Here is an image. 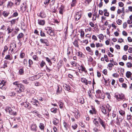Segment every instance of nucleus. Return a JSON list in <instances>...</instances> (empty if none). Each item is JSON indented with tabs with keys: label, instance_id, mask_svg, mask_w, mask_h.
<instances>
[{
	"label": "nucleus",
	"instance_id": "nucleus-43",
	"mask_svg": "<svg viewBox=\"0 0 132 132\" xmlns=\"http://www.w3.org/2000/svg\"><path fill=\"white\" fill-rule=\"evenodd\" d=\"M86 50L89 52H93V51L89 47L87 46L86 48Z\"/></svg>",
	"mask_w": 132,
	"mask_h": 132
},
{
	"label": "nucleus",
	"instance_id": "nucleus-5",
	"mask_svg": "<svg viewBox=\"0 0 132 132\" xmlns=\"http://www.w3.org/2000/svg\"><path fill=\"white\" fill-rule=\"evenodd\" d=\"M81 17V13L79 12H77L75 16V18L76 21L78 20Z\"/></svg>",
	"mask_w": 132,
	"mask_h": 132
},
{
	"label": "nucleus",
	"instance_id": "nucleus-28",
	"mask_svg": "<svg viewBox=\"0 0 132 132\" xmlns=\"http://www.w3.org/2000/svg\"><path fill=\"white\" fill-rule=\"evenodd\" d=\"M4 49L2 54V56H3L4 55L5 51L8 50V48L6 46H5L4 47Z\"/></svg>",
	"mask_w": 132,
	"mask_h": 132
},
{
	"label": "nucleus",
	"instance_id": "nucleus-25",
	"mask_svg": "<svg viewBox=\"0 0 132 132\" xmlns=\"http://www.w3.org/2000/svg\"><path fill=\"white\" fill-rule=\"evenodd\" d=\"M9 14V12H7L6 11H4L2 13L3 15L5 17H7Z\"/></svg>",
	"mask_w": 132,
	"mask_h": 132
},
{
	"label": "nucleus",
	"instance_id": "nucleus-18",
	"mask_svg": "<svg viewBox=\"0 0 132 132\" xmlns=\"http://www.w3.org/2000/svg\"><path fill=\"white\" fill-rule=\"evenodd\" d=\"M105 108L108 112H110L111 111L112 107L110 106L109 104H107L106 105Z\"/></svg>",
	"mask_w": 132,
	"mask_h": 132
},
{
	"label": "nucleus",
	"instance_id": "nucleus-20",
	"mask_svg": "<svg viewBox=\"0 0 132 132\" xmlns=\"http://www.w3.org/2000/svg\"><path fill=\"white\" fill-rule=\"evenodd\" d=\"M77 100L78 102L81 104H83L84 103V99L83 97L80 98Z\"/></svg>",
	"mask_w": 132,
	"mask_h": 132
},
{
	"label": "nucleus",
	"instance_id": "nucleus-24",
	"mask_svg": "<svg viewBox=\"0 0 132 132\" xmlns=\"http://www.w3.org/2000/svg\"><path fill=\"white\" fill-rule=\"evenodd\" d=\"M9 114L11 115H13L14 116H15L17 114V112H14L13 111L12 109H11V110L10 111V112H9Z\"/></svg>",
	"mask_w": 132,
	"mask_h": 132
},
{
	"label": "nucleus",
	"instance_id": "nucleus-7",
	"mask_svg": "<svg viewBox=\"0 0 132 132\" xmlns=\"http://www.w3.org/2000/svg\"><path fill=\"white\" fill-rule=\"evenodd\" d=\"M31 130L34 131H36L37 130V127L36 124L33 123L30 126Z\"/></svg>",
	"mask_w": 132,
	"mask_h": 132
},
{
	"label": "nucleus",
	"instance_id": "nucleus-30",
	"mask_svg": "<svg viewBox=\"0 0 132 132\" xmlns=\"http://www.w3.org/2000/svg\"><path fill=\"white\" fill-rule=\"evenodd\" d=\"M116 116V111H113V112L111 116V119H113L114 118H115Z\"/></svg>",
	"mask_w": 132,
	"mask_h": 132
},
{
	"label": "nucleus",
	"instance_id": "nucleus-53",
	"mask_svg": "<svg viewBox=\"0 0 132 132\" xmlns=\"http://www.w3.org/2000/svg\"><path fill=\"white\" fill-rule=\"evenodd\" d=\"M99 38L101 40H102L104 38V36L102 34H100L99 35Z\"/></svg>",
	"mask_w": 132,
	"mask_h": 132
},
{
	"label": "nucleus",
	"instance_id": "nucleus-19",
	"mask_svg": "<svg viewBox=\"0 0 132 132\" xmlns=\"http://www.w3.org/2000/svg\"><path fill=\"white\" fill-rule=\"evenodd\" d=\"M23 36V34L21 32L17 36L18 40L20 41V39L22 38Z\"/></svg>",
	"mask_w": 132,
	"mask_h": 132
},
{
	"label": "nucleus",
	"instance_id": "nucleus-34",
	"mask_svg": "<svg viewBox=\"0 0 132 132\" xmlns=\"http://www.w3.org/2000/svg\"><path fill=\"white\" fill-rule=\"evenodd\" d=\"M57 89L56 90V94H58L61 93V90L60 89V88L59 86H57Z\"/></svg>",
	"mask_w": 132,
	"mask_h": 132
},
{
	"label": "nucleus",
	"instance_id": "nucleus-42",
	"mask_svg": "<svg viewBox=\"0 0 132 132\" xmlns=\"http://www.w3.org/2000/svg\"><path fill=\"white\" fill-rule=\"evenodd\" d=\"M11 109L9 107H7L5 109V111L7 112H10L11 110Z\"/></svg>",
	"mask_w": 132,
	"mask_h": 132
},
{
	"label": "nucleus",
	"instance_id": "nucleus-3",
	"mask_svg": "<svg viewBox=\"0 0 132 132\" xmlns=\"http://www.w3.org/2000/svg\"><path fill=\"white\" fill-rule=\"evenodd\" d=\"M114 97L118 101L119 100H123L125 98V96L122 93L118 94V95L115 94Z\"/></svg>",
	"mask_w": 132,
	"mask_h": 132
},
{
	"label": "nucleus",
	"instance_id": "nucleus-45",
	"mask_svg": "<svg viewBox=\"0 0 132 132\" xmlns=\"http://www.w3.org/2000/svg\"><path fill=\"white\" fill-rule=\"evenodd\" d=\"M126 65L129 68L132 67V64L131 62H128L126 63Z\"/></svg>",
	"mask_w": 132,
	"mask_h": 132
},
{
	"label": "nucleus",
	"instance_id": "nucleus-48",
	"mask_svg": "<svg viewBox=\"0 0 132 132\" xmlns=\"http://www.w3.org/2000/svg\"><path fill=\"white\" fill-rule=\"evenodd\" d=\"M23 63L24 64V65L25 66H27V59H24V60L23 61Z\"/></svg>",
	"mask_w": 132,
	"mask_h": 132
},
{
	"label": "nucleus",
	"instance_id": "nucleus-26",
	"mask_svg": "<svg viewBox=\"0 0 132 132\" xmlns=\"http://www.w3.org/2000/svg\"><path fill=\"white\" fill-rule=\"evenodd\" d=\"M81 81L85 83V85H87V80L86 78H81Z\"/></svg>",
	"mask_w": 132,
	"mask_h": 132
},
{
	"label": "nucleus",
	"instance_id": "nucleus-49",
	"mask_svg": "<svg viewBox=\"0 0 132 132\" xmlns=\"http://www.w3.org/2000/svg\"><path fill=\"white\" fill-rule=\"evenodd\" d=\"M25 54L23 52H21L20 54V57L21 58H23L25 56Z\"/></svg>",
	"mask_w": 132,
	"mask_h": 132
},
{
	"label": "nucleus",
	"instance_id": "nucleus-1",
	"mask_svg": "<svg viewBox=\"0 0 132 132\" xmlns=\"http://www.w3.org/2000/svg\"><path fill=\"white\" fill-rule=\"evenodd\" d=\"M25 89L24 86L21 84H19L18 85L16 88V92L17 94L23 92Z\"/></svg>",
	"mask_w": 132,
	"mask_h": 132
},
{
	"label": "nucleus",
	"instance_id": "nucleus-64",
	"mask_svg": "<svg viewBox=\"0 0 132 132\" xmlns=\"http://www.w3.org/2000/svg\"><path fill=\"white\" fill-rule=\"evenodd\" d=\"M112 76L114 77L117 78L119 76V75L117 73H113L112 75Z\"/></svg>",
	"mask_w": 132,
	"mask_h": 132
},
{
	"label": "nucleus",
	"instance_id": "nucleus-51",
	"mask_svg": "<svg viewBox=\"0 0 132 132\" xmlns=\"http://www.w3.org/2000/svg\"><path fill=\"white\" fill-rule=\"evenodd\" d=\"M19 72L20 74L22 75L24 73L23 69V68H21L19 70Z\"/></svg>",
	"mask_w": 132,
	"mask_h": 132
},
{
	"label": "nucleus",
	"instance_id": "nucleus-60",
	"mask_svg": "<svg viewBox=\"0 0 132 132\" xmlns=\"http://www.w3.org/2000/svg\"><path fill=\"white\" fill-rule=\"evenodd\" d=\"M118 4L119 6L121 7H122L124 5L123 3L121 2H119V3Z\"/></svg>",
	"mask_w": 132,
	"mask_h": 132
},
{
	"label": "nucleus",
	"instance_id": "nucleus-41",
	"mask_svg": "<svg viewBox=\"0 0 132 132\" xmlns=\"http://www.w3.org/2000/svg\"><path fill=\"white\" fill-rule=\"evenodd\" d=\"M16 47V45L15 43H11V46L10 47V49L12 47L13 48H15Z\"/></svg>",
	"mask_w": 132,
	"mask_h": 132
},
{
	"label": "nucleus",
	"instance_id": "nucleus-44",
	"mask_svg": "<svg viewBox=\"0 0 132 132\" xmlns=\"http://www.w3.org/2000/svg\"><path fill=\"white\" fill-rule=\"evenodd\" d=\"M13 30V29H11L10 27H9L7 29V30L8 31V34H9L11 33Z\"/></svg>",
	"mask_w": 132,
	"mask_h": 132
},
{
	"label": "nucleus",
	"instance_id": "nucleus-8",
	"mask_svg": "<svg viewBox=\"0 0 132 132\" xmlns=\"http://www.w3.org/2000/svg\"><path fill=\"white\" fill-rule=\"evenodd\" d=\"M101 92L100 90H98L96 91L97 95L98 98L103 99L104 98V96L103 95L102 96H101Z\"/></svg>",
	"mask_w": 132,
	"mask_h": 132
},
{
	"label": "nucleus",
	"instance_id": "nucleus-16",
	"mask_svg": "<svg viewBox=\"0 0 132 132\" xmlns=\"http://www.w3.org/2000/svg\"><path fill=\"white\" fill-rule=\"evenodd\" d=\"M63 125L64 128L67 130L70 127L69 125L67 124L64 121L63 122Z\"/></svg>",
	"mask_w": 132,
	"mask_h": 132
},
{
	"label": "nucleus",
	"instance_id": "nucleus-36",
	"mask_svg": "<svg viewBox=\"0 0 132 132\" xmlns=\"http://www.w3.org/2000/svg\"><path fill=\"white\" fill-rule=\"evenodd\" d=\"M45 58L46 61L48 63H50L49 65L51 66L52 64V62L51 61V60L49 59V58H48V57H45Z\"/></svg>",
	"mask_w": 132,
	"mask_h": 132
},
{
	"label": "nucleus",
	"instance_id": "nucleus-17",
	"mask_svg": "<svg viewBox=\"0 0 132 132\" xmlns=\"http://www.w3.org/2000/svg\"><path fill=\"white\" fill-rule=\"evenodd\" d=\"M31 102L32 104L35 105L36 106H38V104L36 103H38V102L37 100L35 99L33 100Z\"/></svg>",
	"mask_w": 132,
	"mask_h": 132
},
{
	"label": "nucleus",
	"instance_id": "nucleus-40",
	"mask_svg": "<svg viewBox=\"0 0 132 132\" xmlns=\"http://www.w3.org/2000/svg\"><path fill=\"white\" fill-rule=\"evenodd\" d=\"M80 67H81V69L82 71H84L85 73L87 72V71L85 70V68L83 67L82 65H81Z\"/></svg>",
	"mask_w": 132,
	"mask_h": 132
},
{
	"label": "nucleus",
	"instance_id": "nucleus-4",
	"mask_svg": "<svg viewBox=\"0 0 132 132\" xmlns=\"http://www.w3.org/2000/svg\"><path fill=\"white\" fill-rule=\"evenodd\" d=\"M6 82L3 81H2L0 83V88L2 89L5 90L6 87L5 86Z\"/></svg>",
	"mask_w": 132,
	"mask_h": 132
},
{
	"label": "nucleus",
	"instance_id": "nucleus-27",
	"mask_svg": "<svg viewBox=\"0 0 132 132\" xmlns=\"http://www.w3.org/2000/svg\"><path fill=\"white\" fill-rule=\"evenodd\" d=\"M39 127L40 129L42 130H44V124L43 123H40L39 124Z\"/></svg>",
	"mask_w": 132,
	"mask_h": 132
},
{
	"label": "nucleus",
	"instance_id": "nucleus-14",
	"mask_svg": "<svg viewBox=\"0 0 132 132\" xmlns=\"http://www.w3.org/2000/svg\"><path fill=\"white\" fill-rule=\"evenodd\" d=\"M59 13L60 14H63V12L64 11V7L63 6L61 5V7L59 8Z\"/></svg>",
	"mask_w": 132,
	"mask_h": 132
},
{
	"label": "nucleus",
	"instance_id": "nucleus-11",
	"mask_svg": "<svg viewBox=\"0 0 132 132\" xmlns=\"http://www.w3.org/2000/svg\"><path fill=\"white\" fill-rule=\"evenodd\" d=\"M122 119L121 118H119L117 116L116 118V124L118 125H120V123L122 122Z\"/></svg>",
	"mask_w": 132,
	"mask_h": 132
},
{
	"label": "nucleus",
	"instance_id": "nucleus-15",
	"mask_svg": "<svg viewBox=\"0 0 132 132\" xmlns=\"http://www.w3.org/2000/svg\"><path fill=\"white\" fill-rule=\"evenodd\" d=\"M59 120L57 119L56 118H55L53 119V123L55 125L57 126V124L59 123Z\"/></svg>",
	"mask_w": 132,
	"mask_h": 132
},
{
	"label": "nucleus",
	"instance_id": "nucleus-39",
	"mask_svg": "<svg viewBox=\"0 0 132 132\" xmlns=\"http://www.w3.org/2000/svg\"><path fill=\"white\" fill-rule=\"evenodd\" d=\"M40 30V36L42 37H45L46 36L45 33L43 32L41 30Z\"/></svg>",
	"mask_w": 132,
	"mask_h": 132
},
{
	"label": "nucleus",
	"instance_id": "nucleus-31",
	"mask_svg": "<svg viewBox=\"0 0 132 132\" xmlns=\"http://www.w3.org/2000/svg\"><path fill=\"white\" fill-rule=\"evenodd\" d=\"M78 42L76 39L73 42V44L76 47H78L79 45L78 44Z\"/></svg>",
	"mask_w": 132,
	"mask_h": 132
},
{
	"label": "nucleus",
	"instance_id": "nucleus-29",
	"mask_svg": "<svg viewBox=\"0 0 132 132\" xmlns=\"http://www.w3.org/2000/svg\"><path fill=\"white\" fill-rule=\"evenodd\" d=\"M18 19V18L17 19H13L12 20L10 21V22L11 23V25L12 26V25L15 24L16 20Z\"/></svg>",
	"mask_w": 132,
	"mask_h": 132
},
{
	"label": "nucleus",
	"instance_id": "nucleus-59",
	"mask_svg": "<svg viewBox=\"0 0 132 132\" xmlns=\"http://www.w3.org/2000/svg\"><path fill=\"white\" fill-rule=\"evenodd\" d=\"M122 22V21L121 20L118 19L117 21V23L119 24H121Z\"/></svg>",
	"mask_w": 132,
	"mask_h": 132
},
{
	"label": "nucleus",
	"instance_id": "nucleus-10",
	"mask_svg": "<svg viewBox=\"0 0 132 132\" xmlns=\"http://www.w3.org/2000/svg\"><path fill=\"white\" fill-rule=\"evenodd\" d=\"M38 16L42 18H44L46 17L45 13L43 11L41 12L40 13L38 14Z\"/></svg>",
	"mask_w": 132,
	"mask_h": 132
},
{
	"label": "nucleus",
	"instance_id": "nucleus-54",
	"mask_svg": "<svg viewBox=\"0 0 132 132\" xmlns=\"http://www.w3.org/2000/svg\"><path fill=\"white\" fill-rule=\"evenodd\" d=\"M10 56L9 55H7L5 57V59L6 60H10L11 59H10Z\"/></svg>",
	"mask_w": 132,
	"mask_h": 132
},
{
	"label": "nucleus",
	"instance_id": "nucleus-38",
	"mask_svg": "<svg viewBox=\"0 0 132 132\" xmlns=\"http://www.w3.org/2000/svg\"><path fill=\"white\" fill-rule=\"evenodd\" d=\"M13 4V3L11 2H9L7 5V6L8 7H11Z\"/></svg>",
	"mask_w": 132,
	"mask_h": 132
},
{
	"label": "nucleus",
	"instance_id": "nucleus-46",
	"mask_svg": "<svg viewBox=\"0 0 132 132\" xmlns=\"http://www.w3.org/2000/svg\"><path fill=\"white\" fill-rule=\"evenodd\" d=\"M92 111L94 113V114H96L97 111L95 110V108L93 107V106H92Z\"/></svg>",
	"mask_w": 132,
	"mask_h": 132
},
{
	"label": "nucleus",
	"instance_id": "nucleus-6",
	"mask_svg": "<svg viewBox=\"0 0 132 132\" xmlns=\"http://www.w3.org/2000/svg\"><path fill=\"white\" fill-rule=\"evenodd\" d=\"M40 41L42 43L45 44V45L47 46H48L49 45L48 41L47 39H41L40 40Z\"/></svg>",
	"mask_w": 132,
	"mask_h": 132
},
{
	"label": "nucleus",
	"instance_id": "nucleus-47",
	"mask_svg": "<svg viewBox=\"0 0 132 132\" xmlns=\"http://www.w3.org/2000/svg\"><path fill=\"white\" fill-rule=\"evenodd\" d=\"M15 93L14 92H11L9 93V95L10 96H15Z\"/></svg>",
	"mask_w": 132,
	"mask_h": 132
},
{
	"label": "nucleus",
	"instance_id": "nucleus-37",
	"mask_svg": "<svg viewBox=\"0 0 132 132\" xmlns=\"http://www.w3.org/2000/svg\"><path fill=\"white\" fill-rule=\"evenodd\" d=\"M6 0H0V6L4 5V4Z\"/></svg>",
	"mask_w": 132,
	"mask_h": 132
},
{
	"label": "nucleus",
	"instance_id": "nucleus-62",
	"mask_svg": "<svg viewBox=\"0 0 132 132\" xmlns=\"http://www.w3.org/2000/svg\"><path fill=\"white\" fill-rule=\"evenodd\" d=\"M92 38L93 39H94L95 40H97V38L96 36L94 35H93L92 37Z\"/></svg>",
	"mask_w": 132,
	"mask_h": 132
},
{
	"label": "nucleus",
	"instance_id": "nucleus-13",
	"mask_svg": "<svg viewBox=\"0 0 132 132\" xmlns=\"http://www.w3.org/2000/svg\"><path fill=\"white\" fill-rule=\"evenodd\" d=\"M38 23L40 25L43 26L45 24V21L44 20L38 19Z\"/></svg>",
	"mask_w": 132,
	"mask_h": 132
},
{
	"label": "nucleus",
	"instance_id": "nucleus-58",
	"mask_svg": "<svg viewBox=\"0 0 132 132\" xmlns=\"http://www.w3.org/2000/svg\"><path fill=\"white\" fill-rule=\"evenodd\" d=\"M128 46L127 45H125L124 47V50L125 51H126L128 49Z\"/></svg>",
	"mask_w": 132,
	"mask_h": 132
},
{
	"label": "nucleus",
	"instance_id": "nucleus-22",
	"mask_svg": "<svg viewBox=\"0 0 132 132\" xmlns=\"http://www.w3.org/2000/svg\"><path fill=\"white\" fill-rule=\"evenodd\" d=\"M71 50L72 51V53H73V51H72V50L71 48L70 47H68L67 49V55L69 57V55L71 53Z\"/></svg>",
	"mask_w": 132,
	"mask_h": 132
},
{
	"label": "nucleus",
	"instance_id": "nucleus-50",
	"mask_svg": "<svg viewBox=\"0 0 132 132\" xmlns=\"http://www.w3.org/2000/svg\"><path fill=\"white\" fill-rule=\"evenodd\" d=\"M28 63L29 64V66L31 67V65L33 64V62L32 60L30 59H29L28 61Z\"/></svg>",
	"mask_w": 132,
	"mask_h": 132
},
{
	"label": "nucleus",
	"instance_id": "nucleus-12",
	"mask_svg": "<svg viewBox=\"0 0 132 132\" xmlns=\"http://www.w3.org/2000/svg\"><path fill=\"white\" fill-rule=\"evenodd\" d=\"M74 113L75 114V117L76 118H77L80 117V115L79 112L78 110L77 109L74 111Z\"/></svg>",
	"mask_w": 132,
	"mask_h": 132
},
{
	"label": "nucleus",
	"instance_id": "nucleus-2",
	"mask_svg": "<svg viewBox=\"0 0 132 132\" xmlns=\"http://www.w3.org/2000/svg\"><path fill=\"white\" fill-rule=\"evenodd\" d=\"M98 120L99 122V123L103 127L104 129H105L106 123L100 117H97Z\"/></svg>",
	"mask_w": 132,
	"mask_h": 132
},
{
	"label": "nucleus",
	"instance_id": "nucleus-35",
	"mask_svg": "<svg viewBox=\"0 0 132 132\" xmlns=\"http://www.w3.org/2000/svg\"><path fill=\"white\" fill-rule=\"evenodd\" d=\"M76 0H72L71 6L72 7H73L76 5Z\"/></svg>",
	"mask_w": 132,
	"mask_h": 132
},
{
	"label": "nucleus",
	"instance_id": "nucleus-63",
	"mask_svg": "<svg viewBox=\"0 0 132 132\" xmlns=\"http://www.w3.org/2000/svg\"><path fill=\"white\" fill-rule=\"evenodd\" d=\"M102 72L104 75H106L107 73V71L106 69H105L103 70Z\"/></svg>",
	"mask_w": 132,
	"mask_h": 132
},
{
	"label": "nucleus",
	"instance_id": "nucleus-9",
	"mask_svg": "<svg viewBox=\"0 0 132 132\" xmlns=\"http://www.w3.org/2000/svg\"><path fill=\"white\" fill-rule=\"evenodd\" d=\"M101 109L102 113L104 115H106L108 113V111L106 109L105 107L103 106H102V107H101Z\"/></svg>",
	"mask_w": 132,
	"mask_h": 132
},
{
	"label": "nucleus",
	"instance_id": "nucleus-57",
	"mask_svg": "<svg viewBox=\"0 0 132 132\" xmlns=\"http://www.w3.org/2000/svg\"><path fill=\"white\" fill-rule=\"evenodd\" d=\"M77 127V125L76 124H75L74 125L72 126V127L74 129H75Z\"/></svg>",
	"mask_w": 132,
	"mask_h": 132
},
{
	"label": "nucleus",
	"instance_id": "nucleus-21",
	"mask_svg": "<svg viewBox=\"0 0 132 132\" xmlns=\"http://www.w3.org/2000/svg\"><path fill=\"white\" fill-rule=\"evenodd\" d=\"M119 114L122 116L124 117L125 115V112L124 111L121 110L119 111Z\"/></svg>",
	"mask_w": 132,
	"mask_h": 132
},
{
	"label": "nucleus",
	"instance_id": "nucleus-55",
	"mask_svg": "<svg viewBox=\"0 0 132 132\" xmlns=\"http://www.w3.org/2000/svg\"><path fill=\"white\" fill-rule=\"evenodd\" d=\"M104 58L105 59V61L108 62L109 61V60L108 58V56L106 55H104Z\"/></svg>",
	"mask_w": 132,
	"mask_h": 132
},
{
	"label": "nucleus",
	"instance_id": "nucleus-52",
	"mask_svg": "<svg viewBox=\"0 0 132 132\" xmlns=\"http://www.w3.org/2000/svg\"><path fill=\"white\" fill-rule=\"evenodd\" d=\"M20 2V0H16L15 1V4L16 5H19Z\"/></svg>",
	"mask_w": 132,
	"mask_h": 132
},
{
	"label": "nucleus",
	"instance_id": "nucleus-56",
	"mask_svg": "<svg viewBox=\"0 0 132 132\" xmlns=\"http://www.w3.org/2000/svg\"><path fill=\"white\" fill-rule=\"evenodd\" d=\"M84 31L82 30L81 31L80 36L81 37H84Z\"/></svg>",
	"mask_w": 132,
	"mask_h": 132
},
{
	"label": "nucleus",
	"instance_id": "nucleus-61",
	"mask_svg": "<svg viewBox=\"0 0 132 132\" xmlns=\"http://www.w3.org/2000/svg\"><path fill=\"white\" fill-rule=\"evenodd\" d=\"M127 56L126 55H123L122 56V59L125 61L127 60Z\"/></svg>",
	"mask_w": 132,
	"mask_h": 132
},
{
	"label": "nucleus",
	"instance_id": "nucleus-33",
	"mask_svg": "<svg viewBox=\"0 0 132 132\" xmlns=\"http://www.w3.org/2000/svg\"><path fill=\"white\" fill-rule=\"evenodd\" d=\"M131 73L129 71H127L126 73V76L127 77L129 78L131 76Z\"/></svg>",
	"mask_w": 132,
	"mask_h": 132
},
{
	"label": "nucleus",
	"instance_id": "nucleus-23",
	"mask_svg": "<svg viewBox=\"0 0 132 132\" xmlns=\"http://www.w3.org/2000/svg\"><path fill=\"white\" fill-rule=\"evenodd\" d=\"M50 110L51 112L54 113H55L57 112V109L56 108H52L50 109Z\"/></svg>",
	"mask_w": 132,
	"mask_h": 132
},
{
	"label": "nucleus",
	"instance_id": "nucleus-32",
	"mask_svg": "<svg viewBox=\"0 0 132 132\" xmlns=\"http://www.w3.org/2000/svg\"><path fill=\"white\" fill-rule=\"evenodd\" d=\"M93 122L96 126L97 127H98L99 126V122L98 121V120H95V121H93Z\"/></svg>",
	"mask_w": 132,
	"mask_h": 132
}]
</instances>
